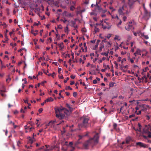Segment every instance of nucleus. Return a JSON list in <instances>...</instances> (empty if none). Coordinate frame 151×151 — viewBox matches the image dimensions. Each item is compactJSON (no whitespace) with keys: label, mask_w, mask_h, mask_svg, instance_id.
I'll return each mask as SVG.
<instances>
[{"label":"nucleus","mask_w":151,"mask_h":151,"mask_svg":"<svg viewBox=\"0 0 151 151\" xmlns=\"http://www.w3.org/2000/svg\"><path fill=\"white\" fill-rule=\"evenodd\" d=\"M55 74V72H53L51 74V76H52L53 78H54V75Z\"/></svg>","instance_id":"nucleus-62"},{"label":"nucleus","mask_w":151,"mask_h":151,"mask_svg":"<svg viewBox=\"0 0 151 151\" xmlns=\"http://www.w3.org/2000/svg\"><path fill=\"white\" fill-rule=\"evenodd\" d=\"M75 83V82L74 81H71L70 82V85H72L73 84H74Z\"/></svg>","instance_id":"nucleus-54"},{"label":"nucleus","mask_w":151,"mask_h":151,"mask_svg":"<svg viewBox=\"0 0 151 151\" xmlns=\"http://www.w3.org/2000/svg\"><path fill=\"white\" fill-rule=\"evenodd\" d=\"M128 60L129 61L132 63L134 62V60L132 59L129 56L128 57Z\"/></svg>","instance_id":"nucleus-21"},{"label":"nucleus","mask_w":151,"mask_h":151,"mask_svg":"<svg viewBox=\"0 0 151 151\" xmlns=\"http://www.w3.org/2000/svg\"><path fill=\"white\" fill-rule=\"evenodd\" d=\"M70 54H66V56L65 57V58H66L67 57H68V58H70Z\"/></svg>","instance_id":"nucleus-48"},{"label":"nucleus","mask_w":151,"mask_h":151,"mask_svg":"<svg viewBox=\"0 0 151 151\" xmlns=\"http://www.w3.org/2000/svg\"><path fill=\"white\" fill-rule=\"evenodd\" d=\"M104 45H101V46H100V47H99V50H100V51H101L102 50V49L104 48Z\"/></svg>","instance_id":"nucleus-31"},{"label":"nucleus","mask_w":151,"mask_h":151,"mask_svg":"<svg viewBox=\"0 0 151 151\" xmlns=\"http://www.w3.org/2000/svg\"><path fill=\"white\" fill-rule=\"evenodd\" d=\"M122 23V22L121 21V20H120L119 22V23L117 24V26L119 28H121V27L119 26V25H121V23Z\"/></svg>","instance_id":"nucleus-27"},{"label":"nucleus","mask_w":151,"mask_h":151,"mask_svg":"<svg viewBox=\"0 0 151 151\" xmlns=\"http://www.w3.org/2000/svg\"><path fill=\"white\" fill-rule=\"evenodd\" d=\"M99 29L96 26H95V29H94V32L95 33H96L97 32H99Z\"/></svg>","instance_id":"nucleus-16"},{"label":"nucleus","mask_w":151,"mask_h":151,"mask_svg":"<svg viewBox=\"0 0 151 151\" xmlns=\"http://www.w3.org/2000/svg\"><path fill=\"white\" fill-rule=\"evenodd\" d=\"M118 96V94H116V95L114 96H113L112 98V99H114V98H117Z\"/></svg>","instance_id":"nucleus-36"},{"label":"nucleus","mask_w":151,"mask_h":151,"mask_svg":"<svg viewBox=\"0 0 151 151\" xmlns=\"http://www.w3.org/2000/svg\"><path fill=\"white\" fill-rule=\"evenodd\" d=\"M150 13L147 11L146 9H145V16L147 17V18H149L150 17Z\"/></svg>","instance_id":"nucleus-8"},{"label":"nucleus","mask_w":151,"mask_h":151,"mask_svg":"<svg viewBox=\"0 0 151 151\" xmlns=\"http://www.w3.org/2000/svg\"><path fill=\"white\" fill-rule=\"evenodd\" d=\"M66 106L69 109V110L62 106H61L60 107H58L56 108H55L56 117L59 119H63L65 117V114L69 116L70 115V113L73 111V108L68 103L66 104Z\"/></svg>","instance_id":"nucleus-1"},{"label":"nucleus","mask_w":151,"mask_h":151,"mask_svg":"<svg viewBox=\"0 0 151 151\" xmlns=\"http://www.w3.org/2000/svg\"><path fill=\"white\" fill-rule=\"evenodd\" d=\"M47 83V82L46 81H44L42 82L41 83V85H42V86H44V84L45 83Z\"/></svg>","instance_id":"nucleus-52"},{"label":"nucleus","mask_w":151,"mask_h":151,"mask_svg":"<svg viewBox=\"0 0 151 151\" xmlns=\"http://www.w3.org/2000/svg\"><path fill=\"white\" fill-rule=\"evenodd\" d=\"M21 144V142L20 141H18L17 142V145L18 146H19V145Z\"/></svg>","instance_id":"nucleus-51"},{"label":"nucleus","mask_w":151,"mask_h":151,"mask_svg":"<svg viewBox=\"0 0 151 151\" xmlns=\"http://www.w3.org/2000/svg\"><path fill=\"white\" fill-rule=\"evenodd\" d=\"M68 89H70L71 90H72L73 89L71 88L70 86H65V89L66 90H67Z\"/></svg>","instance_id":"nucleus-23"},{"label":"nucleus","mask_w":151,"mask_h":151,"mask_svg":"<svg viewBox=\"0 0 151 151\" xmlns=\"http://www.w3.org/2000/svg\"><path fill=\"white\" fill-rule=\"evenodd\" d=\"M145 105H144V104H142V105H141V107H143L144 108L142 109L141 110V111H145L146 110V108L145 107Z\"/></svg>","instance_id":"nucleus-20"},{"label":"nucleus","mask_w":151,"mask_h":151,"mask_svg":"<svg viewBox=\"0 0 151 151\" xmlns=\"http://www.w3.org/2000/svg\"><path fill=\"white\" fill-rule=\"evenodd\" d=\"M121 59H122V58L121 57H118V62H120L121 61H122Z\"/></svg>","instance_id":"nucleus-38"},{"label":"nucleus","mask_w":151,"mask_h":151,"mask_svg":"<svg viewBox=\"0 0 151 151\" xmlns=\"http://www.w3.org/2000/svg\"><path fill=\"white\" fill-rule=\"evenodd\" d=\"M136 144L137 145L141 147H145V145L141 142H137L136 143Z\"/></svg>","instance_id":"nucleus-9"},{"label":"nucleus","mask_w":151,"mask_h":151,"mask_svg":"<svg viewBox=\"0 0 151 151\" xmlns=\"http://www.w3.org/2000/svg\"><path fill=\"white\" fill-rule=\"evenodd\" d=\"M101 55H105V56H106L108 55V53H107L106 52L102 53H101Z\"/></svg>","instance_id":"nucleus-34"},{"label":"nucleus","mask_w":151,"mask_h":151,"mask_svg":"<svg viewBox=\"0 0 151 151\" xmlns=\"http://www.w3.org/2000/svg\"><path fill=\"white\" fill-rule=\"evenodd\" d=\"M146 119L148 120H149V119H150V117H151V116L147 115L146 116Z\"/></svg>","instance_id":"nucleus-46"},{"label":"nucleus","mask_w":151,"mask_h":151,"mask_svg":"<svg viewBox=\"0 0 151 151\" xmlns=\"http://www.w3.org/2000/svg\"><path fill=\"white\" fill-rule=\"evenodd\" d=\"M101 25L103 26L102 28L104 29L107 28L108 29H109L111 28L110 26H104L103 24H102Z\"/></svg>","instance_id":"nucleus-14"},{"label":"nucleus","mask_w":151,"mask_h":151,"mask_svg":"<svg viewBox=\"0 0 151 151\" xmlns=\"http://www.w3.org/2000/svg\"><path fill=\"white\" fill-rule=\"evenodd\" d=\"M35 128L34 127H32L30 128L29 127L27 129L29 130V132H31Z\"/></svg>","instance_id":"nucleus-22"},{"label":"nucleus","mask_w":151,"mask_h":151,"mask_svg":"<svg viewBox=\"0 0 151 151\" xmlns=\"http://www.w3.org/2000/svg\"><path fill=\"white\" fill-rule=\"evenodd\" d=\"M132 22H130L128 24V26L125 27V28L127 30L129 31L132 28H133V29H134V28L133 27L132 25Z\"/></svg>","instance_id":"nucleus-7"},{"label":"nucleus","mask_w":151,"mask_h":151,"mask_svg":"<svg viewBox=\"0 0 151 151\" xmlns=\"http://www.w3.org/2000/svg\"><path fill=\"white\" fill-rule=\"evenodd\" d=\"M46 148H44V150L43 151H50L49 150L50 146H47V145H45Z\"/></svg>","instance_id":"nucleus-15"},{"label":"nucleus","mask_w":151,"mask_h":151,"mask_svg":"<svg viewBox=\"0 0 151 151\" xmlns=\"http://www.w3.org/2000/svg\"><path fill=\"white\" fill-rule=\"evenodd\" d=\"M75 9V8L73 6H71L70 7V10L72 11H73Z\"/></svg>","instance_id":"nucleus-26"},{"label":"nucleus","mask_w":151,"mask_h":151,"mask_svg":"<svg viewBox=\"0 0 151 151\" xmlns=\"http://www.w3.org/2000/svg\"><path fill=\"white\" fill-rule=\"evenodd\" d=\"M10 80H11L10 78H9L6 79V81L9 82L10 81Z\"/></svg>","instance_id":"nucleus-63"},{"label":"nucleus","mask_w":151,"mask_h":151,"mask_svg":"<svg viewBox=\"0 0 151 151\" xmlns=\"http://www.w3.org/2000/svg\"><path fill=\"white\" fill-rule=\"evenodd\" d=\"M83 136H81V135H79L78 137H79V139H78V140H79L80 139H81Z\"/></svg>","instance_id":"nucleus-50"},{"label":"nucleus","mask_w":151,"mask_h":151,"mask_svg":"<svg viewBox=\"0 0 151 151\" xmlns=\"http://www.w3.org/2000/svg\"><path fill=\"white\" fill-rule=\"evenodd\" d=\"M53 100V99L52 97H50L47 99L46 100H45V102H48L49 101H52Z\"/></svg>","instance_id":"nucleus-12"},{"label":"nucleus","mask_w":151,"mask_h":151,"mask_svg":"<svg viewBox=\"0 0 151 151\" xmlns=\"http://www.w3.org/2000/svg\"><path fill=\"white\" fill-rule=\"evenodd\" d=\"M58 77L60 79H63L64 78L63 75L61 76H59Z\"/></svg>","instance_id":"nucleus-49"},{"label":"nucleus","mask_w":151,"mask_h":151,"mask_svg":"<svg viewBox=\"0 0 151 151\" xmlns=\"http://www.w3.org/2000/svg\"><path fill=\"white\" fill-rule=\"evenodd\" d=\"M138 126L139 127V128L137 129L136 130L140 132L141 130L142 126L139 123H138Z\"/></svg>","instance_id":"nucleus-17"},{"label":"nucleus","mask_w":151,"mask_h":151,"mask_svg":"<svg viewBox=\"0 0 151 151\" xmlns=\"http://www.w3.org/2000/svg\"><path fill=\"white\" fill-rule=\"evenodd\" d=\"M97 83V81L95 79L93 81V84H95Z\"/></svg>","instance_id":"nucleus-37"},{"label":"nucleus","mask_w":151,"mask_h":151,"mask_svg":"<svg viewBox=\"0 0 151 151\" xmlns=\"http://www.w3.org/2000/svg\"><path fill=\"white\" fill-rule=\"evenodd\" d=\"M60 48V50H61L64 48L63 43V42H62L60 44H58Z\"/></svg>","instance_id":"nucleus-11"},{"label":"nucleus","mask_w":151,"mask_h":151,"mask_svg":"<svg viewBox=\"0 0 151 151\" xmlns=\"http://www.w3.org/2000/svg\"><path fill=\"white\" fill-rule=\"evenodd\" d=\"M60 21L63 22L64 23H65L67 21V20L65 19L64 20H63L62 19H60Z\"/></svg>","instance_id":"nucleus-39"},{"label":"nucleus","mask_w":151,"mask_h":151,"mask_svg":"<svg viewBox=\"0 0 151 151\" xmlns=\"http://www.w3.org/2000/svg\"><path fill=\"white\" fill-rule=\"evenodd\" d=\"M28 143L30 144H32L33 143V140L31 137H29Z\"/></svg>","instance_id":"nucleus-19"},{"label":"nucleus","mask_w":151,"mask_h":151,"mask_svg":"<svg viewBox=\"0 0 151 151\" xmlns=\"http://www.w3.org/2000/svg\"><path fill=\"white\" fill-rule=\"evenodd\" d=\"M127 7V6L124 5L122 7L120 8L118 10V13L120 15H123L124 13L123 12V11L125 10V8Z\"/></svg>","instance_id":"nucleus-6"},{"label":"nucleus","mask_w":151,"mask_h":151,"mask_svg":"<svg viewBox=\"0 0 151 151\" xmlns=\"http://www.w3.org/2000/svg\"><path fill=\"white\" fill-rule=\"evenodd\" d=\"M143 131L145 134L148 135V137L151 138V126L149 124L145 125Z\"/></svg>","instance_id":"nucleus-4"},{"label":"nucleus","mask_w":151,"mask_h":151,"mask_svg":"<svg viewBox=\"0 0 151 151\" xmlns=\"http://www.w3.org/2000/svg\"><path fill=\"white\" fill-rule=\"evenodd\" d=\"M104 23H105L107 25V26H110L111 27V25L108 22H106L105 21H104Z\"/></svg>","instance_id":"nucleus-29"},{"label":"nucleus","mask_w":151,"mask_h":151,"mask_svg":"<svg viewBox=\"0 0 151 151\" xmlns=\"http://www.w3.org/2000/svg\"><path fill=\"white\" fill-rule=\"evenodd\" d=\"M22 81H24V84H27V80H26V78H24V79H22Z\"/></svg>","instance_id":"nucleus-33"},{"label":"nucleus","mask_w":151,"mask_h":151,"mask_svg":"<svg viewBox=\"0 0 151 151\" xmlns=\"http://www.w3.org/2000/svg\"><path fill=\"white\" fill-rule=\"evenodd\" d=\"M115 84V83L110 82L109 84V86L110 87H112L114 86V84Z\"/></svg>","instance_id":"nucleus-18"},{"label":"nucleus","mask_w":151,"mask_h":151,"mask_svg":"<svg viewBox=\"0 0 151 151\" xmlns=\"http://www.w3.org/2000/svg\"><path fill=\"white\" fill-rule=\"evenodd\" d=\"M98 44H96V45H95L94 48H93L94 50H96V49L98 47Z\"/></svg>","instance_id":"nucleus-43"},{"label":"nucleus","mask_w":151,"mask_h":151,"mask_svg":"<svg viewBox=\"0 0 151 151\" xmlns=\"http://www.w3.org/2000/svg\"><path fill=\"white\" fill-rule=\"evenodd\" d=\"M70 77L71 78L73 79H74L75 78V76H73V75H72L70 76Z\"/></svg>","instance_id":"nucleus-45"},{"label":"nucleus","mask_w":151,"mask_h":151,"mask_svg":"<svg viewBox=\"0 0 151 151\" xmlns=\"http://www.w3.org/2000/svg\"><path fill=\"white\" fill-rule=\"evenodd\" d=\"M10 45L12 47H14L15 46H16L17 45V44L16 43H14L13 44L12 43H11L10 44Z\"/></svg>","instance_id":"nucleus-28"},{"label":"nucleus","mask_w":151,"mask_h":151,"mask_svg":"<svg viewBox=\"0 0 151 151\" xmlns=\"http://www.w3.org/2000/svg\"><path fill=\"white\" fill-rule=\"evenodd\" d=\"M137 0H128V4L130 9H132L134 8L135 2Z\"/></svg>","instance_id":"nucleus-5"},{"label":"nucleus","mask_w":151,"mask_h":151,"mask_svg":"<svg viewBox=\"0 0 151 151\" xmlns=\"http://www.w3.org/2000/svg\"><path fill=\"white\" fill-rule=\"evenodd\" d=\"M79 140H78V141L76 142L75 144V146H76L77 145H78V144L80 143V142H79Z\"/></svg>","instance_id":"nucleus-42"},{"label":"nucleus","mask_w":151,"mask_h":151,"mask_svg":"<svg viewBox=\"0 0 151 151\" xmlns=\"http://www.w3.org/2000/svg\"><path fill=\"white\" fill-rule=\"evenodd\" d=\"M69 78L68 77H67L66 78V79L64 81V82L65 83H66L67 82V81L69 80Z\"/></svg>","instance_id":"nucleus-47"},{"label":"nucleus","mask_w":151,"mask_h":151,"mask_svg":"<svg viewBox=\"0 0 151 151\" xmlns=\"http://www.w3.org/2000/svg\"><path fill=\"white\" fill-rule=\"evenodd\" d=\"M58 28L60 29H62V25L61 24H60L58 26Z\"/></svg>","instance_id":"nucleus-53"},{"label":"nucleus","mask_w":151,"mask_h":151,"mask_svg":"<svg viewBox=\"0 0 151 151\" xmlns=\"http://www.w3.org/2000/svg\"><path fill=\"white\" fill-rule=\"evenodd\" d=\"M79 81H80V84H81L83 86H86V84H85V83L84 82H82L81 80H80Z\"/></svg>","instance_id":"nucleus-32"},{"label":"nucleus","mask_w":151,"mask_h":151,"mask_svg":"<svg viewBox=\"0 0 151 151\" xmlns=\"http://www.w3.org/2000/svg\"><path fill=\"white\" fill-rule=\"evenodd\" d=\"M127 18V17L126 16H124L123 17V20L124 21H125Z\"/></svg>","instance_id":"nucleus-55"},{"label":"nucleus","mask_w":151,"mask_h":151,"mask_svg":"<svg viewBox=\"0 0 151 151\" xmlns=\"http://www.w3.org/2000/svg\"><path fill=\"white\" fill-rule=\"evenodd\" d=\"M40 24V22H39L37 23H36V22L34 23L33 25L34 26H38L39 24Z\"/></svg>","instance_id":"nucleus-25"},{"label":"nucleus","mask_w":151,"mask_h":151,"mask_svg":"<svg viewBox=\"0 0 151 151\" xmlns=\"http://www.w3.org/2000/svg\"><path fill=\"white\" fill-rule=\"evenodd\" d=\"M89 120V118L86 116H83L80 118V123L78 124V127L80 129L82 127L86 128L88 127L89 125L88 122Z\"/></svg>","instance_id":"nucleus-3"},{"label":"nucleus","mask_w":151,"mask_h":151,"mask_svg":"<svg viewBox=\"0 0 151 151\" xmlns=\"http://www.w3.org/2000/svg\"><path fill=\"white\" fill-rule=\"evenodd\" d=\"M99 134L98 133H96L93 138H90L83 144V147L85 149H88L89 145L97 144L99 142Z\"/></svg>","instance_id":"nucleus-2"},{"label":"nucleus","mask_w":151,"mask_h":151,"mask_svg":"<svg viewBox=\"0 0 151 151\" xmlns=\"http://www.w3.org/2000/svg\"><path fill=\"white\" fill-rule=\"evenodd\" d=\"M144 37L146 39H148L149 38V37L147 35H145Z\"/></svg>","instance_id":"nucleus-57"},{"label":"nucleus","mask_w":151,"mask_h":151,"mask_svg":"<svg viewBox=\"0 0 151 151\" xmlns=\"http://www.w3.org/2000/svg\"><path fill=\"white\" fill-rule=\"evenodd\" d=\"M126 58H124L122 60V64L123 61H126Z\"/></svg>","instance_id":"nucleus-58"},{"label":"nucleus","mask_w":151,"mask_h":151,"mask_svg":"<svg viewBox=\"0 0 151 151\" xmlns=\"http://www.w3.org/2000/svg\"><path fill=\"white\" fill-rule=\"evenodd\" d=\"M20 112H21V113H24L25 112V111H23V109L22 108H21L20 109Z\"/></svg>","instance_id":"nucleus-64"},{"label":"nucleus","mask_w":151,"mask_h":151,"mask_svg":"<svg viewBox=\"0 0 151 151\" xmlns=\"http://www.w3.org/2000/svg\"><path fill=\"white\" fill-rule=\"evenodd\" d=\"M71 23L73 25V26L75 29H76L77 27V25H76V22H75L71 21Z\"/></svg>","instance_id":"nucleus-13"},{"label":"nucleus","mask_w":151,"mask_h":151,"mask_svg":"<svg viewBox=\"0 0 151 151\" xmlns=\"http://www.w3.org/2000/svg\"><path fill=\"white\" fill-rule=\"evenodd\" d=\"M141 111H138V112L137 113V115H139V114H141Z\"/></svg>","instance_id":"nucleus-59"},{"label":"nucleus","mask_w":151,"mask_h":151,"mask_svg":"<svg viewBox=\"0 0 151 151\" xmlns=\"http://www.w3.org/2000/svg\"><path fill=\"white\" fill-rule=\"evenodd\" d=\"M43 110V109L42 108H40L39 109L38 111L40 113L42 112Z\"/></svg>","instance_id":"nucleus-40"},{"label":"nucleus","mask_w":151,"mask_h":151,"mask_svg":"<svg viewBox=\"0 0 151 151\" xmlns=\"http://www.w3.org/2000/svg\"><path fill=\"white\" fill-rule=\"evenodd\" d=\"M131 138L130 137H127L126 139V142L127 144L129 143V142L131 140Z\"/></svg>","instance_id":"nucleus-10"},{"label":"nucleus","mask_w":151,"mask_h":151,"mask_svg":"<svg viewBox=\"0 0 151 151\" xmlns=\"http://www.w3.org/2000/svg\"><path fill=\"white\" fill-rule=\"evenodd\" d=\"M91 67L92 68H96V65H91Z\"/></svg>","instance_id":"nucleus-61"},{"label":"nucleus","mask_w":151,"mask_h":151,"mask_svg":"<svg viewBox=\"0 0 151 151\" xmlns=\"http://www.w3.org/2000/svg\"><path fill=\"white\" fill-rule=\"evenodd\" d=\"M77 95V93L76 92H74L73 93V96L74 97H76Z\"/></svg>","instance_id":"nucleus-30"},{"label":"nucleus","mask_w":151,"mask_h":151,"mask_svg":"<svg viewBox=\"0 0 151 151\" xmlns=\"http://www.w3.org/2000/svg\"><path fill=\"white\" fill-rule=\"evenodd\" d=\"M137 54H138L139 55H141V51L140 50H139V49H137L136 51V52Z\"/></svg>","instance_id":"nucleus-24"},{"label":"nucleus","mask_w":151,"mask_h":151,"mask_svg":"<svg viewBox=\"0 0 151 151\" xmlns=\"http://www.w3.org/2000/svg\"><path fill=\"white\" fill-rule=\"evenodd\" d=\"M134 116H135V115L134 114H132V115H130L129 116V118H131L132 117H133Z\"/></svg>","instance_id":"nucleus-44"},{"label":"nucleus","mask_w":151,"mask_h":151,"mask_svg":"<svg viewBox=\"0 0 151 151\" xmlns=\"http://www.w3.org/2000/svg\"><path fill=\"white\" fill-rule=\"evenodd\" d=\"M62 70V69L61 68H59L58 69V73L60 74V71Z\"/></svg>","instance_id":"nucleus-56"},{"label":"nucleus","mask_w":151,"mask_h":151,"mask_svg":"<svg viewBox=\"0 0 151 151\" xmlns=\"http://www.w3.org/2000/svg\"><path fill=\"white\" fill-rule=\"evenodd\" d=\"M66 16L68 17H70L72 16V15L71 14V13L68 14Z\"/></svg>","instance_id":"nucleus-35"},{"label":"nucleus","mask_w":151,"mask_h":151,"mask_svg":"<svg viewBox=\"0 0 151 151\" xmlns=\"http://www.w3.org/2000/svg\"><path fill=\"white\" fill-rule=\"evenodd\" d=\"M143 137L144 138L146 139H147V138L148 137V136H145V135H143Z\"/></svg>","instance_id":"nucleus-60"},{"label":"nucleus","mask_w":151,"mask_h":151,"mask_svg":"<svg viewBox=\"0 0 151 151\" xmlns=\"http://www.w3.org/2000/svg\"><path fill=\"white\" fill-rule=\"evenodd\" d=\"M9 124H12L13 125H14V122H12V121H10L9 122Z\"/></svg>","instance_id":"nucleus-41"}]
</instances>
